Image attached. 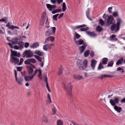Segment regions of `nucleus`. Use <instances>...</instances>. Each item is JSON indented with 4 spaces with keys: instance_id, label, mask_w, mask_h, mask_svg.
Segmentation results:
<instances>
[{
    "instance_id": "nucleus-1",
    "label": "nucleus",
    "mask_w": 125,
    "mask_h": 125,
    "mask_svg": "<svg viewBox=\"0 0 125 125\" xmlns=\"http://www.w3.org/2000/svg\"><path fill=\"white\" fill-rule=\"evenodd\" d=\"M63 86V89L66 91L67 94L70 96L72 95V86L70 83H68L67 86H66L64 82L62 83Z\"/></svg>"
},
{
    "instance_id": "nucleus-2",
    "label": "nucleus",
    "mask_w": 125,
    "mask_h": 125,
    "mask_svg": "<svg viewBox=\"0 0 125 125\" xmlns=\"http://www.w3.org/2000/svg\"><path fill=\"white\" fill-rule=\"evenodd\" d=\"M104 14L103 16V18L105 19V21H106L108 23L106 24L107 26H109V24H113L115 22V21L113 17L111 16H109L107 15H105Z\"/></svg>"
},
{
    "instance_id": "nucleus-3",
    "label": "nucleus",
    "mask_w": 125,
    "mask_h": 125,
    "mask_svg": "<svg viewBox=\"0 0 125 125\" xmlns=\"http://www.w3.org/2000/svg\"><path fill=\"white\" fill-rule=\"evenodd\" d=\"M33 56V53L31 50L25 51L23 53L22 56L23 58H30Z\"/></svg>"
},
{
    "instance_id": "nucleus-4",
    "label": "nucleus",
    "mask_w": 125,
    "mask_h": 125,
    "mask_svg": "<svg viewBox=\"0 0 125 125\" xmlns=\"http://www.w3.org/2000/svg\"><path fill=\"white\" fill-rule=\"evenodd\" d=\"M56 28L55 27H51L46 32L45 35L48 36L54 34L55 32Z\"/></svg>"
},
{
    "instance_id": "nucleus-5",
    "label": "nucleus",
    "mask_w": 125,
    "mask_h": 125,
    "mask_svg": "<svg viewBox=\"0 0 125 125\" xmlns=\"http://www.w3.org/2000/svg\"><path fill=\"white\" fill-rule=\"evenodd\" d=\"M120 27L115 23L112 24L110 27V30L113 33L117 32L119 30Z\"/></svg>"
},
{
    "instance_id": "nucleus-6",
    "label": "nucleus",
    "mask_w": 125,
    "mask_h": 125,
    "mask_svg": "<svg viewBox=\"0 0 125 125\" xmlns=\"http://www.w3.org/2000/svg\"><path fill=\"white\" fill-rule=\"evenodd\" d=\"M120 97H114L113 99H111L110 101V103L112 106L116 105V104L119 103V101Z\"/></svg>"
},
{
    "instance_id": "nucleus-7",
    "label": "nucleus",
    "mask_w": 125,
    "mask_h": 125,
    "mask_svg": "<svg viewBox=\"0 0 125 125\" xmlns=\"http://www.w3.org/2000/svg\"><path fill=\"white\" fill-rule=\"evenodd\" d=\"M37 71V70H36L34 73L31 76H30L29 75H27L26 76H25L24 77L25 80L26 81H28L32 80L34 76L36 75Z\"/></svg>"
},
{
    "instance_id": "nucleus-8",
    "label": "nucleus",
    "mask_w": 125,
    "mask_h": 125,
    "mask_svg": "<svg viewBox=\"0 0 125 125\" xmlns=\"http://www.w3.org/2000/svg\"><path fill=\"white\" fill-rule=\"evenodd\" d=\"M10 61L12 63L15 65L19 62V59L15 57L12 56L11 57Z\"/></svg>"
},
{
    "instance_id": "nucleus-9",
    "label": "nucleus",
    "mask_w": 125,
    "mask_h": 125,
    "mask_svg": "<svg viewBox=\"0 0 125 125\" xmlns=\"http://www.w3.org/2000/svg\"><path fill=\"white\" fill-rule=\"evenodd\" d=\"M14 74L16 82L19 84H21L23 81L21 77L17 78V72L14 71Z\"/></svg>"
},
{
    "instance_id": "nucleus-10",
    "label": "nucleus",
    "mask_w": 125,
    "mask_h": 125,
    "mask_svg": "<svg viewBox=\"0 0 125 125\" xmlns=\"http://www.w3.org/2000/svg\"><path fill=\"white\" fill-rule=\"evenodd\" d=\"M27 68L28 71V74L30 75L32 74L33 72V68H35V67L33 65H32L31 66H27Z\"/></svg>"
},
{
    "instance_id": "nucleus-11",
    "label": "nucleus",
    "mask_w": 125,
    "mask_h": 125,
    "mask_svg": "<svg viewBox=\"0 0 125 125\" xmlns=\"http://www.w3.org/2000/svg\"><path fill=\"white\" fill-rule=\"evenodd\" d=\"M74 41L77 46L84 44V42L82 39H80L78 41H76L75 37H74Z\"/></svg>"
},
{
    "instance_id": "nucleus-12",
    "label": "nucleus",
    "mask_w": 125,
    "mask_h": 125,
    "mask_svg": "<svg viewBox=\"0 0 125 125\" xmlns=\"http://www.w3.org/2000/svg\"><path fill=\"white\" fill-rule=\"evenodd\" d=\"M11 52L10 57L12 56L13 57H15V56L18 57H20V52H18L17 51H11Z\"/></svg>"
},
{
    "instance_id": "nucleus-13",
    "label": "nucleus",
    "mask_w": 125,
    "mask_h": 125,
    "mask_svg": "<svg viewBox=\"0 0 125 125\" xmlns=\"http://www.w3.org/2000/svg\"><path fill=\"white\" fill-rule=\"evenodd\" d=\"M46 6L47 8L49 10L52 11L53 10H54L56 8L57 6L55 5H52L49 4H46Z\"/></svg>"
},
{
    "instance_id": "nucleus-14",
    "label": "nucleus",
    "mask_w": 125,
    "mask_h": 125,
    "mask_svg": "<svg viewBox=\"0 0 125 125\" xmlns=\"http://www.w3.org/2000/svg\"><path fill=\"white\" fill-rule=\"evenodd\" d=\"M55 40V38L52 36H50L47 38L44 42V43L46 44L48 43L49 41L51 42H53Z\"/></svg>"
},
{
    "instance_id": "nucleus-15",
    "label": "nucleus",
    "mask_w": 125,
    "mask_h": 125,
    "mask_svg": "<svg viewBox=\"0 0 125 125\" xmlns=\"http://www.w3.org/2000/svg\"><path fill=\"white\" fill-rule=\"evenodd\" d=\"M87 46V44L85 43H84L83 45L79 47V49L80 51V54H82L84 52V51L85 50V48Z\"/></svg>"
},
{
    "instance_id": "nucleus-16",
    "label": "nucleus",
    "mask_w": 125,
    "mask_h": 125,
    "mask_svg": "<svg viewBox=\"0 0 125 125\" xmlns=\"http://www.w3.org/2000/svg\"><path fill=\"white\" fill-rule=\"evenodd\" d=\"M90 8H88L86 11V14L87 18L90 20L92 21V19L90 17Z\"/></svg>"
},
{
    "instance_id": "nucleus-17",
    "label": "nucleus",
    "mask_w": 125,
    "mask_h": 125,
    "mask_svg": "<svg viewBox=\"0 0 125 125\" xmlns=\"http://www.w3.org/2000/svg\"><path fill=\"white\" fill-rule=\"evenodd\" d=\"M114 76L113 75L104 74L100 76L98 78L100 79H103L106 77H112Z\"/></svg>"
},
{
    "instance_id": "nucleus-18",
    "label": "nucleus",
    "mask_w": 125,
    "mask_h": 125,
    "mask_svg": "<svg viewBox=\"0 0 125 125\" xmlns=\"http://www.w3.org/2000/svg\"><path fill=\"white\" fill-rule=\"evenodd\" d=\"M113 106H114V109L118 113H120L121 112V111L122 110L121 107L118 106L116 105Z\"/></svg>"
},
{
    "instance_id": "nucleus-19",
    "label": "nucleus",
    "mask_w": 125,
    "mask_h": 125,
    "mask_svg": "<svg viewBox=\"0 0 125 125\" xmlns=\"http://www.w3.org/2000/svg\"><path fill=\"white\" fill-rule=\"evenodd\" d=\"M124 61L123 58H120L117 61L116 63V65H122Z\"/></svg>"
},
{
    "instance_id": "nucleus-20",
    "label": "nucleus",
    "mask_w": 125,
    "mask_h": 125,
    "mask_svg": "<svg viewBox=\"0 0 125 125\" xmlns=\"http://www.w3.org/2000/svg\"><path fill=\"white\" fill-rule=\"evenodd\" d=\"M97 61L95 60H92L91 61V66L93 70L94 69Z\"/></svg>"
},
{
    "instance_id": "nucleus-21",
    "label": "nucleus",
    "mask_w": 125,
    "mask_h": 125,
    "mask_svg": "<svg viewBox=\"0 0 125 125\" xmlns=\"http://www.w3.org/2000/svg\"><path fill=\"white\" fill-rule=\"evenodd\" d=\"M35 54H37L39 56H43L44 54V52L40 50H36L34 52Z\"/></svg>"
},
{
    "instance_id": "nucleus-22",
    "label": "nucleus",
    "mask_w": 125,
    "mask_h": 125,
    "mask_svg": "<svg viewBox=\"0 0 125 125\" xmlns=\"http://www.w3.org/2000/svg\"><path fill=\"white\" fill-rule=\"evenodd\" d=\"M116 36L115 35H111L110 37V40L112 41H116L117 40V39L116 38Z\"/></svg>"
},
{
    "instance_id": "nucleus-23",
    "label": "nucleus",
    "mask_w": 125,
    "mask_h": 125,
    "mask_svg": "<svg viewBox=\"0 0 125 125\" xmlns=\"http://www.w3.org/2000/svg\"><path fill=\"white\" fill-rule=\"evenodd\" d=\"M86 33L87 35L91 37H95L97 36V35L94 32H91L88 31L86 32Z\"/></svg>"
},
{
    "instance_id": "nucleus-24",
    "label": "nucleus",
    "mask_w": 125,
    "mask_h": 125,
    "mask_svg": "<svg viewBox=\"0 0 125 125\" xmlns=\"http://www.w3.org/2000/svg\"><path fill=\"white\" fill-rule=\"evenodd\" d=\"M116 20L117 22L115 24L120 26V24L123 22L122 19L120 18H116Z\"/></svg>"
},
{
    "instance_id": "nucleus-25",
    "label": "nucleus",
    "mask_w": 125,
    "mask_h": 125,
    "mask_svg": "<svg viewBox=\"0 0 125 125\" xmlns=\"http://www.w3.org/2000/svg\"><path fill=\"white\" fill-rule=\"evenodd\" d=\"M46 19V15L45 14H43L42 17V19L40 22V24L41 25L44 24V22Z\"/></svg>"
},
{
    "instance_id": "nucleus-26",
    "label": "nucleus",
    "mask_w": 125,
    "mask_h": 125,
    "mask_svg": "<svg viewBox=\"0 0 125 125\" xmlns=\"http://www.w3.org/2000/svg\"><path fill=\"white\" fill-rule=\"evenodd\" d=\"M39 43L38 42L34 43L32 44L30 46L31 48H35L39 46Z\"/></svg>"
},
{
    "instance_id": "nucleus-27",
    "label": "nucleus",
    "mask_w": 125,
    "mask_h": 125,
    "mask_svg": "<svg viewBox=\"0 0 125 125\" xmlns=\"http://www.w3.org/2000/svg\"><path fill=\"white\" fill-rule=\"evenodd\" d=\"M73 77L74 79L78 80L82 79L83 78V76H82L75 74L73 75Z\"/></svg>"
},
{
    "instance_id": "nucleus-28",
    "label": "nucleus",
    "mask_w": 125,
    "mask_h": 125,
    "mask_svg": "<svg viewBox=\"0 0 125 125\" xmlns=\"http://www.w3.org/2000/svg\"><path fill=\"white\" fill-rule=\"evenodd\" d=\"M108 59L107 58H104L102 59V63L103 64H106L107 63Z\"/></svg>"
},
{
    "instance_id": "nucleus-29",
    "label": "nucleus",
    "mask_w": 125,
    "mask_h": 125,
    "mask_svg": "<svg viewBox=\"0 0 125 125\" xmlns=\"http://www.w3.org/2000/svg\"><path fill=\"white\" fill-rule=\"evenodd\" d=\"M112 15L114 17H118L119 16L118 12L117 11H114Z\"/></svg>"
},
{
    "instance_id": "nucleus-30",
    "label": "nucleus",
    "mask_w": 125,
    "mask_h": 125,
    "mask_svg": "<svg viewBox=\"0 0 125 125\" xmlns=\"http://www.w3.org/2000/svg\"><path fill=\"white\" fill-rule=\"evenodd\" d=\"M62 9H58L52 11V13L53 14H54L56 13L61 12L62 11Z\"/></svg>"
},
{
    "instance_id": "nucleus-31",
    "label": "nucleus",
    "mask_w": 125,
    "mask_h": 125,
    "mask_svg": "<svg viewBox=\"0 0 125 125\" xmlns=\"http://www.w3.org/2000/svg\"><path fill=\"white\" fill-rule=\"evenodd\" d=\"M83 64L84 65V69L86 68L87 66V60H84L83 62Z\"/></svg>"
},
{
    "instance_id": "nucleus-32",
    "label": "nucleus",
    "mask_w": 125,
    "mask_h": 125,
    "mask_svg": "<svg viewBox=\"0 0 125 125\" xmlns=\"http://www.w3.org/2000/svg\"><path fill=\"white\" fill-rule=\"evenodd\" d=\"M77 66L80 70H83L84 69V67L83 66V65L81 63H78L77 64Z\"/></svg>"
},
{
    "instance_id": "nucleus-33",
    "label": "nucleus",
    "mask_w": 125,
    "mask_h": 125,
    "mask_svg": "<svg viewBox=\"0 0 125 125\" xmlns=\"http://www.w3.org/2000/svg\"><path fill=\"white\" fill-rule=\"evenodd\" d=\"M85 26L86 25L84 24H83L77 26H75L74 28V30H75L82 27H85Z\"/></svg>"
},
{
    "instance_id": "nucleus-34",
    "label": "nucleus",
    "mask_w": 125,
    "mask_h": 125,
    "mask_svg": "<svg viewBox=\"0 0 125 125\" xmlns=\"http://www.w3.org/2000/svg\"><path fill=\"white\" fill-rule=\"evenodd\" d=\"M17 44L18 45L19 47L21 48H22L23 47L24 43L20 41L18 42Z\"/></svg>"
},
{
    "instance_id": "nucleus-35",
    "label": "nucleus",
    "mask_w": 125,
    "mask_h": 125,
    "mask_svg": "<svg viewBox=\"0 0 125 125\" xmlns=\"http://www.w3.org/2000/svg\"><path fill=\"white\" fill-rule=\"evenodd\" d=\"M34 56L35 58L37 59L38 61H39L40 62H41L42 59V58L40 57L39 56L36 55H35Z\"/></svg>"
},
{
    "instance_id": "nucleus-36",
    "label": "nucleus",
    "mask_w": 125,
    "mask_h": 125,
    "mask_svg": "<svg viewBox=\"0 0 125 125\" xmlns=\"http://www.w3.org/2000/svg\"><path fill=\"white\" fill-rule=\"evenodd\" d=\"M62 11L63 12L65 11L67 9L65 3V2H63L62 5Z\"/></svg>"
},
{
    "instance_id": "nucleus-37",
    "label": "nucleus",
    "mask_w": 125,
    "mask_h": 125,
    "mask_svg": "<svg viewBox=\"0 0 125 125\" xmlns=\"http://www.w3.org/2000/svg\"><path fill=\"white\" fill-rule=\"evenodd\" d=\"M103 29L100 26H97L96 28V30L97 32H100Z\"/></svg>"
},
{
    "instance_id": "nucleus-38",
    "label": "nucleus",
    "mask_w": 125,
    "mask_h": 125,
    "mask_svg": "<svg viewBox=\"0 0 125 125\" xmlns=\"http://www.w3.org/2000/svg\"><path fill=\"white\" fill-rule=\"evenodd\" d=\"M18 40L16 38H14L12 40V42L13 44H17L18 43Z\"/></svg>"
},
{
    "instance_id": "nucleus-39",
    "label": "nucleus",
    "mask_w": 125,
    "mask_h": 125,
    "mask_svg": "<svg viewBox=\"0 0 125 125\" xmlns=\"http://www.w3.org/2000/svg\"><path fill=\"white\" fill-rule=\"evenodd\" d=\"M90 52V51L89 50H87L85 52L84 55L85 57H87L89 55Z\"/></svg>"
},
{
    "instance_id": "nucleus-40",
    "label": "nucleus",
    "mask_w": 125,
    "mask_h": 125,
    "mask_svg": "<svg viewBox=\"0 0 125 125\" xmlns=\"http://www.w3.org/2000/svg\"><path fill=\"white\" fill-rule=\"evenodd\" d=\"M8 21L7 18L6 17H4L3 18L0 20V22L4 21L6 23Z\"/></svg>"
},
{
    "instance_id": "nucleus-41",
    "label": "nucleus",
    "mask_w": 125,
    "mask_h": 125,
    "mask_svg": "<svg viewBox=\"0 0 125 125\" xmlns=\"http://www.w3.org/2000/svg\"><path fill=\"white\" fill-rule=\"evenodd\" d=\"M59 15V14H58L54 15L52 16V18L53 20L57 21V17Z\"/></svg>"
},
{
    "instance_id": "nucleus-42",
    "label": "nucleus",
    "mask_w": 125,
    "mask_h": 125,
    "mask_svg": "<svg viewBox=\"0 0 125 125\" xmlns=\"http://www.w3.org/2000/svg\"><path fill=\"white\" fill-rule=\"evenodd\" d=\"M30 59H28L27 60L25 61L24 62V63L25 64H30L31 66H32V64H31V62H30Z\"/></svg>"
},
{
    "instance_id": "nucleus-43",
    "label": "nucleus",
    "mask_w": 125,
    "mask_h": 125,
    "mask_svg": "<svg viewBox=\"0 0 125 125\" xmlns=\"http://www.w3.org/2000/svg\"><path fill=\"white\" fill-rule=\"evenodd\" d=\"M114 64V62L113 61H111L110 62H108L107 66L108 67H112V66Z\"/></svg>"
},
{
    "instance_id": "nucleus-44",
    "label": "nucleus",
    "mask_w": 125,
    "mask_h": 125,
    "mask_svg": "<svg viewBox=\"0 0 125 125\" xmlns=\"http://www.w3.org/2000/svg\"><path fill=\"white\" fill-rule=\"evenodd\" d=\"M38 72L39 74L38 75V76L39 77L40 79L41 80H42V78L41 77V76L42 75V72L41 70H38V71L37 72Z\"/></svg>"
},
{
    "instance_id": "nucleus-45",
    "label": "nucleus",
    "mask_w": 125,
    "mask_h": 125,
    "mask_svg": "<svg viewBox=\"0 0 125 125\" xmlns=\"http://www.w3.org/2000/svg\"><path fill=\"white\" fill-rule=\"evenodd\" d=\"M48 49H51L52 48V46H53L54 44L53 43L47 44Z\"/></svg>"
},
{
    "instance_id": "nucleus-46",
    "label": "nucleus",
    "mask_w": 125,
    "mask_h": 125,
    "mask_svg": "<svg viewBox=\"0 0 125 125\" xmlns=\"http://www.w3.org/2000/svg\"><path fill=\"white\" fill-rule=\"evenodd\" d=\"M102 64L101 62H100L98 66V70H100L101 69H103L104 67L102 65Z\"/></svg>"
},
{
    "instance_id": "nucleus-47",
    "label": "nucleus",
    "mask_w": 125,
    "mask_h": 125,
    "mask_svg": "<svg viewBox=\"0 0 125 125\" xmlns=\"http://www.w3.org/2000/svg\"><path fill=\"white\" fill-rule=\"evenodd\" d=\"M74 37H75L76 39H78L80 38V35L78 34L76 32H75V34L74 35Z\"/></svg>"
},
{
    "instance_id": "nucleus-48",
    "label": "nucleus",
    "mask_w": 125,
    "mask_h": 125,
    "mask_svg": "<svg viewBox=\"0 0 125 125\" xmlns=\"http://www.w3.org/2000/svg\"><path fill=\"white\" fill-rule=\"evenodd\" d=\"M63 73V69L62 67H60L59 69V72L58 74L59 75H61Z\"/></svg>"
},
{
    "instance_id": "nucleus-49",
    "label": "nucleus",
    "mask_w": 125,
    "mask_h": 125,
    "mask_svg": "<svg viewBox=\"0 0 125 125\" xmlns=\"http://www.w3.org/2000/svg\"><path fill=\"white\" fill-rule=\"evenodd\" d=\"M63 123L61 120H58L57 121V125H63Z\"/></svg>"
},
{
    "instance_id": "nucleus-50",
    "label": "nucleus",
    "mask_w": 125,
    "mask_h": 125,
    "mask_svg": "<svg viewBox=\"0 0 125 125\" xmlns=\"http://www.w3.org/2000/svg\"><path fill=\"white\" fill-rule=\"evenodd\" d=\"M49 22H46L45 23V27L46 28L48 29L50 27Z\"/></svg>"
},
{
    "instance_id": "nucleus-51",
    "label": "nucleus",
    "mask_w": 125,
    "mask_h": 125,
    "mask_svg": "<svg viewBox=\"0 0 125 125\" xmlns=\"http://www.w3.org/2000/svg\"><path fill=\"white\" fill-rule=\"evenodd\" d=\"M99 23L101 25L103 26L104 25V22L102 19H100L99 20Z\"/></svg>"
},
{
    "instance_id": "nucleus-52",
    "label": "nucleus",
    "mask_w": 125,
    "mask_h": 125,
    "mask_svg": "<svg viewBox=\"0 0 125 125\" xmlns=\"http://www.w3.org/2000/svg\"><path fill=\"white\" fill-rule=\"evenodd\" d=\"M30 62H32L33 63H35L36 62V60L35 59L33 58H30Z\"/></svg>"
},
{
    "instance_id": "nucleus-53",
    "label": "nucleus",
    "mask_w": 125,
    "mask_h": 125,
    "mask_svg": "<svg viewBox=\"0 0 125 125\" xmlns=\"http://www.w3.org/2000/svg\"><path fill=\"white\" fill-rule=\"evenodd\" d=\"M88 28L86 27L85 28H81L80 29V30L81 31H85L88 29Z\"/></svg>"
},
{
    "instance_id": "nucleus-54",
    "label": "nucleus",
    "mask_w": 125,
    "mask_h": 125,
    "mask_svg": "<svg viewBox=\"0 0 125 125\" xmlns=\"http://www.w3.org/2000/svg\"><path fill=\"white\" fill-rule=\"evenodd\" d=\"M43 49L45 51H47L48 49V47L47 45V44L44 45L43 46Z\"/></svg>"
},
{
    "instance_id": "nucleus-55",
    "label": "nucleus",
    "mask_w": 125,
    "mask_h": 125,
    "mask_svg": "<svg viewBox=\"0 0 125 125\" xmlns=\"http://www.w3.org/2000/svg\"><path fill=\"white\" fill-rule=\"evenodd\" d=\"M112 7H110L108 8V10L109 13H112Z\"/></svg>"
},
{
    "instance_id": "nucleus-56",
    "label": "nucleus",
    "mask_w": 125,
    "mask_h": 125,
    "mask_svg": "<svg viewBox=\"0 0 125 125\" xmlns=\"http://www.w3.org/2000/svg\"><path fill=\"white\" fill-rule=\"evenodd\" d=\"M56 109L55 108H54L52 109V112L51 113V114L52 115H53L56 113Z\"/></svg>"
},
{
    "instance_id": "nucleus-57",
    "label": "nucleus",
    "mask_w": 125,
    "mask_h": 125,
    "mask_svg": "<svg viewBox=\"0 0 125 125\" xmlns=\"http://www.w3.org/2000/svg\"><path fill=\"white\" fill-rule=\"evenodd\" d=\"M43 120L45 123H47L48 122V119L47 117L45 116H44Z\"/></svg>"
},
{
    "instance_id": "nucleus-58",
    "label": "nucleus",
    "mask_w": 125,
    "mask_h": 125,
    "mask_svg": "<svg viewBox=\"0 0 125 125\" xmlns=\"http://www.w3.org/2000/svg\"><path fill=\"white\" fill-rule=\"evenodd\" d=\"M23 58H21L20 59V62L18 64V65H21L22 64V63L23 62Z\"/></svg>"
},
{
    "instance_id": "nucleus-59",
    "label": "nucleus",
    "mask_w": 125,
    "mask_h": 125,
    "mask_svg": "<svg viewBox=\"0 0 125 125\" xmlns=\"http://www.w3.org/2000/svg\"><path fill=\"white\" fill-rule=\"evenodd\" d=\"M12 28H11V29L12 30H13L14 29H19V27L17 26H15L14 25H11Z\"/></svg>"
},
{
    "instance_id": "nucleus-60",
    "label": "nucleus",
    "mask_w": 125,
    "mask_h": 125,
    "mask_svg": "<svg viewBox=\"0 0 125 125\" xmlns=\"http://www.w3.org/2000/svg\"><path fill=\"white\" fill-rule=\"evenodd\" d=\"M117 70L118 71L122 70V71L121 72L122 73H123L124 72V71L123 70V69L119 67L117 68Z\"/></svg>"
},
{
    "instance_id": "nucleus-61",
    "label": "nucleus",
    "mask_w": 125,
    "mask_h": 125,
    "mask_svg": "<svg viewBox=\"0 0 125 125\" xmlns=\"http://www.w3.org/2000/svg\"><path fill=\"white\" fill-rule=\"evenodd\" d=\"M10 25V23L8 22V24L6 25V26L8 27L10 29H11L12 28L11 25Z\"/></svg>"
},
{
    "instance_id": "nucleus-62",
    "label": "nucleus",
    "mask_w": 125,
    "mask_h": 125,
    "mask_svg": "<svg viewBox=\"0 0 125 125\" xmlns=\"http://www.w3.org/2000/svg\"><path fill=\"white\" fill-rule=\"evenodd\" d=\"M29 44L28 42H26L24 44V47L25 48H27L29 46Z\"/></svg>"
},
{
    "instance_id": "nucleus-63",
    "label": "nucleus",
    "mask_w": 125,
    "mask_h": 125,
    "mask_svg": "<svg viewBox=\"0 0 125 125\" xmlns=\"http://www.w3.org/2000/svg\"><path fill=\"white\" fill-rule=\"evenodd\" d=\"M56 2H57L58 4H59L63 2V0H56Z\"/></svg>"
},
{
    "instance_id": "nucleus-64",
    "label": "nucleus",
    "mask_w": 125,
    "mask_h": 125,
    "mask_svg": "<svg viewBox=\"0 0 125 125\" xmlns=\"http://www.w3.org/2000/svg\"><path fill=\"white\" fill-rule=\"evenodd\" d=\"M94 53L93 51H92L90 54V56L91 57H93L94 56Z\"/></svg>"
}]
</instances>
